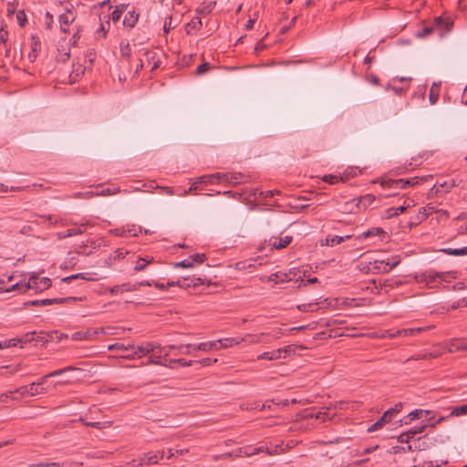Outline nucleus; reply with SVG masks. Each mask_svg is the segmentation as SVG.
<instances>
[{"label": "nucleus", "instance_id": "nucleus-1", "mask_svg": "<svg viewBox=\"0 0 467 467\" xmlns=\"http://www.w3.org/2000/svg\"><path fill=\"white\" fill-rule=\"evenodd\" d=\"M177 349L178 354H182V351H184V348H181V346L175 347L172 345L161 347L160 345H155V352L151 353L150 358L152 363L161 364L164 366H169L171 368H174L175 365H181L182 367L190 366L192 361H186L183 358L178 359H171L169 358L170 350Z\"/></svg>", "mask_w": 467, "mask_h": 467}, {"label": "nucleus", "instance_id": "nucleus-2", "mask_svg": "<svg viewBox=\"0 0 467 467\" xmlns=\"http://www.w3.org/2000/svg\"><path fill=\"white\" fill-rule=\"evenodd\" d=\"M109 350H118L119 358H131L137 356L141 358L147 354L155 352V344L151 342L145 343L138 348L133 345H125L123 343H116L109 346Z\"/></svg>", "mask_w": 467, "mask_h": 467}, {"label": "nucleus", "instance_id": "nucleus-3", "mask_svg": "<svg viewBox=\"0 0 467 467\" xmlns=\"http://www.w3.org/2000/svg\"><path fill=\"white\" fill-rule=\"evenodd\" d=\"M450 275V272H438L434 269H428L416 274L415 280L419 284H422L430 288H434L443 282H448Z\"/></svg>", "mask_w": 467, "mask_h": 467}, {"label": "nucleus", "instance_id": "nucleus-4", "mask_svg": "<svg viewBox=\"0 0 467 467\" xmlns=\"http://www.w3.org/2000/svg\"><path fill=\"white\" fill-rule=\"evenodd\" d=\"M45 381H32L30 384L20 386L9 392V397L12 400H18L20 398L32 397L42 393Z\"/></svg>", "mask_w": 467, "mask_h": 467}, {"label": "nucleus", "instance_id": "nucleus-5", "mask_svg": "<svg viewBox=\"0 0 467 467\" xmlns=\"http://www.w3.org/2000/svg\"><path fill=\"white\" fill-rule=\"evenodd\" d=\"M50 286L51 280L48 277L39 278L36 274H33L28 281L21 287L22 293H26L28 290H34L36 293H39L47 290Z\"/></svg>", "mask_w": 467, "mask_h": 467}, {"label": "nucleus", "instance_id": "nucleus-6", "mask_svg": "<svg viewBox=\"0 0 467 467\" xmlns=\"http://www.w3.org/2000/svg\"><path fill=\"white\" fill-rule=\"evenodd\" d=\"M144 59H140V67H149L150 70L157 69L161 63V57H163V54L159 49H152V50H145L144 53Z\"/></svg>", "mask_w": 467, "mask_h": 467}, {"label": "nucleus", "instance_id": "nucleus-7", "mask_svg": "<svg viewBox=\"0 0 467 467\" xmlns=\"http://www.w3.org/2000/svg\"><path fill=\"white\" fill-rule=\"evenodd\" d=\"M71 372L72 378L76 379H83L86 378L92 377V375L89 373L88 370H86L84 368H75V367H67L64 368L56 369L47 375H46V378H52V377H58L63 376L64 374Z\"/></svg>", "mask_w": 467, "mask_h": 467}, {"label": "nucleus", "instance_id": "nucleus-8", "mask_svg": "<svg viewBox=\"0 0 467 467\" xmlns=\"http://www.w3.org/2000/svg\"><path fill=\"white\" fill-rule=\"evenodd\" d=\"M401 403L396 404L394 407L389 409L384 412V414L374 423L372 424L368 429V432H372L375 431H378L381 429L385 424L389 422L391 419L400 411L401 409Z\"/></svg>", "mask_w": 467, "mask_h": 467}, {"label": "nucleus", "instance_id": "nucleus-9", "mask_svg": "<svg viewBox=\"0 0 467 467\" xmlns=\"http://www.w3.org/2000/svg\"><path fill=\"white\" fill-rule=\"evenodd\" d=\"M400 263V256H393L387 260H375L372 265V269L379 273H389Z\"/></svg>", "mask_w": 467, "mask_h": 467}, {"label": "nucleus", "instance_id": "nucleus-10", "mask_svg": "<svg viewBox=\"0 0 467 467\" xmlns=\"http://www.w3.org/2000/svg\"><path fill=\"white\" fill-rule=\"evenodd\" d=\"M293 237L291 235H285V236H272L269 238L268 241H265V244L270 248V250L273 249H283L286 247L290 243L292 242Z\"/></svg>", "mask_w": 467, "mask_h": 467}, {"label": "nucleus", "instance_id": "nucleus-11", "mask_svg": "<svg viewBox=\"0 0 467 467\" xmlns=\"http://www.w3.org/2000/svg\"><path fill=\"white\" fill-rule=\"evenodd\" d=\"M433 23L435 30H438L441 36L450 32L453 26V20L450 16H437Z\"/></svg>", "mask_w": 467, "mask_h": 467}, {"label": "nucleus", "instance_id": "nucleus-12", "mask_svg": "<svg viewBox=\"0 0 467 467\" xmlns=\"http://www.w3.org/2000/svg\"><path fill=\"white\" fill-rule=\"evenodd\" d=\"M244 175L236 172H217V182L235 185L242 182Z\"/></svg>", "mask_w": 467, "mask_h": 467}, {"label": "nucleus", "instance_id": "nucleus-13", "mask_svg": "<svg viewBox=\"0 0 467 467\" xmlns=\"http://www.w3.org/2000/svg\"><path fill=\"white\" fill-rule=\"evenodd\" d=\"M164 457V451H150L140 457L139 465H152L158 463Z\"/></svg>", "mask_w": 467, "mask_h": 467}, {"label": "nucleus", "instance_id": "nucleus-14", "mask_svg": "<svg viewBox=\"0 0 467 467\" xmlns=\"http://www.w3.org/2000/svg\"><path fill=\"white\" fill-rule=\"evenodd\" d=\"M446 350L445 346L439 345L433 348V349L430 351H423L422 353H420L416 355L415 357H412L411 358L408 359V361L410 360H416V359H427V358H436L442 355L444 351Z\"/></svg>", "mask_w": 467, "mask_h": 467}, {"label": "nucleus", "instance_id": "nucleus-15", "mask_svg": "<svg viewBox=\"0 0 467 467\" xmlns=\"http://www.w3.org/2000/svg\"><path fill=\"white\" fill-rule=\"evenodd\" d=\"M206 256L204 254H195L189 256L187 259H184L179 262L176 266L182 268H192L195 265H200L204 262Z\"/></svg>", "mask_w": 467, "mask_h": 467}, {"label": "nucleus", "instance_id": "nucleus-16", "mask_svg": "<svg viewBox=\"0 0 467 467\" xmlns=\"http://www.w3.org/2000/svg\"><path fill=\"white\" fill-rule=\"evenodd\" d=\"M294 271L290 270L289 272H276L270 275L267 277L268 282H273L274 284H281L292 281L295 276Z\"/></svg>", "mask_w": 467, "mask_h": 467}, {"label": "nucleus", "instance_id": "nucleus-17", "mask_svg": "<svg viewBox=\"0 0 467 467\" xmlns=\"http://www.w3.org/2000/svg\"><path fill=\"white\" fill-rule=\"evenodd\" d=\"M75 15L70 11L67 10L65 13L59 16L60 29L64 33L69 32V25L75 20Z\"/></svg>", "mask_w": 467, "mask_h": 467}, {"label": "nucleus", "instance_id": "nucleus-18", "mask_svg": "<svg viewBox=\"0 0 467 467\" xmlns=\"http://www.w3.org/2000/svg\"><path fill=\"white\" fill-rule=\"evenodd\" d=\"M30 40H31V43H30L31 50L27 55V58L31 63H33L36 61V59L38 56V53L41 49V43H40L39 38L36 36H32Z\"/></svg>", "mask_w": 467, "mask_h": 467}, {"label": "nucleus", "instance_id": "nucleus-19", "mask_svg": "<svg viewBox=\"0 0 467 467\" xmlns=\"http://www.w3.org/2000/svg\"><path fill=\"white\" fill-rule=\"evenodd\" d=\"M32 340H33V337H30L28 334L26 335L24 337L5 339L4 341H0V349L16 347L19 343H27Z\"/></svg>", "mask_w": 467, "mask_h": 467}, {"label": "nucleus", "instance_id": "nucleus-20", "mask_svg": "<svg viewBox=\"0 0 467 467\" xmlns=\"http://www.w3.org/2000/svg\"><path fill=\"white\" fill-rule=\"evenodd\" d=\"M426 428V425H423L420 428H413V429H410L408 431L406 432H403L401 433L399 437H398V441L400 442V443H409L410 441L414 438L415 435L422 432L424 431V429Z\"/></svg>", "mask_w": 467, "mask_h": 467}, {"label": "nucleus", "instance_id": "nucleus-21", "mask_svg": "<svg viewBox=\"0 0 467 467\" xmlns=\"http://www.w3.org/2000/svg\"><path fill=\"white\" fill-rule=\"evenodd\" d=\"M87 225H88L87 223H80L74 228L67 229L65 233L57 234V237H58V239H63V238L81 234L85 232Z\"/></svg>", "mask_w": 467, "mask_h": 467}, {"label": "nucleus", "instance_id": "nucleus-22", "mask_svg": "<svg viewBox=\"0 0 467 467\" xmlns=\"http://www.w3.org/2000/svg\"><path fill=\"white\" fill-rule=\"evenodd\" d=\"M428 177H413L410 179H400V189H406L410 186L417 185L424 181H427Z\"/></svg>", "mask_w": 467, "mask_h": 467}, {"label": "nucleus", "instance_id": "nucleus-23", "mask_svg": "<svg viewBox=\"0 0 467 467\" xmlns=\"http://www.w3.org/2000/svg\"><path fill=\"white\" fill-rule=\"evenodd\" d=\"M445 348L450 353L465 350V342L459 339H452L445 345Z\"/></svg>", "mask_w": 467, "mask_h": 467}, {"label": "nucleus", "instance_id": "nucleus-24", "mask_svg": "<svg viewBox=\"0 0 467 467\" xmlns=\"http://www.w3.org/2000/svg\"><path fill=\"white\" fill-rule=\"evenodd\" d=\"M349 238H350L349 235H345V236H338V235L328 236L324 241L323 240L321 241V245L322 246H324V245L334 246L336 244H341L342 242H344L345 240L349 239Z\"/></svg>", "mask_w": 467, "mask_h": 467}, {"label": "nucleus", "instance_id": "nucleus-25", "mask_svg": "<svg viewBox=\"0 0 467 467\" xmlns=\"http://www.w3.org/2000/svg\"><path fill=\"white\" fill-rule=\"evenodd\" d=\"M215 5V1L205 0L200 5V6L197 7L196 12L202 15L210 14L213 10Z\"/></svg>", "mask_w": 467, "mask_h": 467}, {"label": "nucleus", "instance_id": "nucleus-26", "mask_svg": "<svg viewBox=\"0 0 467 467\" xmlns=\"http://www.w3.org/2000/svg\"><path fill=\"white\" fill-rule=\"evenodd\" d=\"M244 340V338H242V337H231V338L218 339L219 344H220V347H218V350L222 349V348H231L234 345H238Z\"/></svg>", "mask_w": 467, "mask_h": 467}, {"label": "nucleus", "instance_id": "nucleus-27", "mask_svg": "<svg viewBox=\"0 0 467 467\" xmlns=\"http://www.w3.org/2000/svg\"><path fill=\"white\" fill-rule=\"evenodd\" d=\"M218 347H220L219 341H209V342H202L198 345H196V348L201 351L208 352L211 350H218Z\"/></svg>", "mask_w": 467, "mask_h": 467}, {"label": "nucleus", "instance_id": "nucleus-28", "mask_svg": "<svg viewBox=\"0 0 467 467\" xmlns=\"http://www.w3.org/2000/svg\"><path fill=\"white\" fill-rule=\"evenodd\" d=\"M258 358L265 359V360H277L282 359L281 351L279 348L274 349L271 351L264 352L262 355L258 357Z\"/></svg>", "mask_w": 467, "mask_h": 467}, {"label": "nucleus", "instance_id": "nucleus-29", "mask_svg": "<svg viewBox=\"0 0 467 467\" xmlns=\"http://www.w3.org/2000/svg\"><path fill=\"white\" fill-rule=\"evenodd\" d=\"M302 348H303V347L298 346V345H288L284 348H280L279 349L281 351L282 358H286L290 357L291 355L295 354L296 352V350L302 349Z\"/></svg>", "mask_w": 467, "mask_h": 467}, {"label": "nucleus", "instance_id": "nucleus-30", "mask_svg": "<svg viewBox=\"0 0 467 467\" xmlns=\"http://www.w3.org/2000/svg\"><path fill=\"white\" fill-rule=\"evenodd\" d=\"M138 21V16L134 12H128L123 19V26L129 28H132Z\"/></svg>", "mask_w": 467, "mask_h": 467}, {"label": "nucleus", "instance_id": "nucleus-31", "mask_svg": "<svg viewBox=\"0 0 467 467\" xmlns=\"http://www.w3.org/2000/svg\"><path fill=\"white\" fill-rule=\"evenodd\" d=\"M152 262V257H140L135 263L134 271L140 272L143 271L146 266Z\"/></svg>", "mask_w": 467, "mask_h": 467}, {"label": "nucleus", "instance_id": "nucleus-32", "mask_svg": "<svg viewBox=\"0 0 467 467\" xmlns=\"http://www.w3.org/2000/svg\"><path fill=\"white\" fill-rule=\"evenodd\" d=\"M384 234V231L382 228L375 227L370 230H368L364 233H362L360 235L358 236V240L366 239L372 236L381 235Z\"/></svg>", "mask_w": 467, "mask_h": 467}, {"label": "nucleus", "instance_id": "nucleus-33", "mask_svg": "<svg viewBox=\"0 0 467 467\" xmlns=\"http://www.w3.org/2000/svg\"><path fill=\"white\" fill-rule=\"evenodd\" d=\"M79 420L82 421L86 426L96 428V429H99V430L104 429V428H109L112 424L111 421H104V422L89 421V422H85L82 418H80Z\"/></svg>", "mask_w": 467, "mask_h": 467}, {"label": "nucleus", "instance_id": "nucleus-34", "mask_svg": "<svg viewBox=\"0 0 467 467\" xmlns=\"http://www.w3.org/2000/svg\"><path fill=\"white\" fill-rule=\"evenodd\" d=\"M446 254L454 255V256H462L467 254V246L462 248H446L442 250Z\"/></svg>", "mask_w": 467, "mask_h": 467}, {"label": "nucleus", "instance_id": "nucleus-35", "mask_svg": "<svg viewBox=\"0 0 467 467\" xmlns=\"http://www.w3.org/2000/svg\"><path fill=\"white\" fill-rule=\"evenodd\" d=\"M119 192H120V189L118 188V187H115V188H106V189H103L100 192H96V193H94L93 192H87V195L88 196H93L94 194H96V195L106 196V195L117 194Z\"/></svg>", "mask_w": 467, "mask_h": 467}, {"label": "nucleus", "instance_id": "nucleus-36", "mask_svg": "<svg viewBox=\"0 0 467 467\" xmlns=\"http://www.w3.org/2000/svg\"><path fill=\"white\" fill-rule=\"evenodd\" d=\"M202 26V20L200 17H193L191 22L186 25L187 34L191 33V30L199 29Z\"/></svg>", "mask_w": 467, "mask_h": 467}, {"label": "nucleus", "instance_id": "nucleus-37", "mask_svg": "<svg viewBox=\"0 0 467 467\" xmlns=\"http://www.w3.org/2000/svg\"><path fill=\"white\" fill-rule=\"evenodd\" d=\"M400 179L394 180V179H386L382 180L380 184L383 188H389V189H400Z\"/></svg>", "mask_w": 467, "mask_h": 467}, {"label": "nucleus", "instance_id": "nucleus-38", "mask_svg": "<svg viewBox=\"0 0 467 467\" xmlns=\"http://www.w3.org/2000/svg\"><path fill=\"white\" fill-rule=\"evenodd\" d=\"M85 297H57V298H52L50 301H52V304H62V303H72L77 301H82Z\"/></svg>", "mask_w": 467, "mask_h": 467}, {"label": "nucleus", "instance_id": "nucleus-39", "mask_svg": "<svg viewBox=\"0 0 467 467\" xmlns=\"http://www.w3.org/2000/svg\"><path fill=\"white\" fill-rule=\"evenodd\" d=\"M425 413L426 415L430 414V410H414L411 412L409 413L408 418L410 419L409 421L405 420V424L410 423L411 420L418 419L421 414Z\"/></svg>", "mask_w": 467, "mask_h": 467}, {"label": "nucleus", "instance_id": "nucleus-40", "mask_svg": "<svg viewBox=\"0 0 467 467\" xmlns=\"http://www.w3.org/2000/svg\"><path fill=\"white\" fill-rule=\"evenodd\" d=\"M109 21H106L105 24L100 23V26H99V29L96 31L97 37L105 38L106 35H107V32L109 30Z\"/></svg>", "mask_w": 467, "mask_h": 467}, {"label": "nucleus", "instance_id": "nucleus-41", "mask_svg": "<svg viewBox=\"0 0 467 467\" xmlns=\"http://www.w3.org/2000/svg\"><path fill=\"white\" fill-rule=\"evenodd\" d=\"M201 183H217V173L203 175L198 178Z\"/></svg>", "mask_w": 467, "mask_h": 467}, {"label": "nucleus", "instance_id": "nucleus-42", "mask_svg": "<svg viewBox=\"0 0 467 467\" xmlns=\"http://www.w3.org/2000/svg\"><path fill=\"white\" fill-rule=\"evenodd\" d=\"M434 30H435V28H434V23H433L431 26H424L420 31H418L416 36L418 37H426V36H430Z\"/></svg>", "mask_w": 467, "mask_h": 467}, {"label": "nucleus", "instance_id": "nucleus-43", "mask_svg": "<svg viewBox=\"0 0 467 467\" xmlns=\"http://www.w3.org/2000/svg\"><path fill=\"white\" fill-rule=\"evenodd\" d=\"M317 303L302 304L297 306V309L302 312H313L317 307Z\"/></svg>", "mask_w": 467, "mask_h": 467}, {"label": "nucleus", "instance_id": "nucleus-44", "mask_svg": "<svg viewBox=\"0 0 467 467\" xmlns=\"http://www.w3.org/2000/svg\"><path fill=\"white\" fill-rule=\"evenodd\" d=\"M120 55L122 57H130L131 56V47L129 43H120Z\"/></svg>", "mask_w": 467, "mask_h": 467}, {"label": "nucleus", "instance_id": "nucleus-45", "mask_svg": "<svg viewBox=\"0 0 467 467\" xmlns=\"http://www.w3.org/2000/svg\"><path fill=\"white\" fill-rule=\"evenodd\" d=\"M465 414H467V406L465 404L453 408L451 412V416H462Z\"/></svg>", "mask_w": 467, "mask_h": 467}, {"label": "nucleus", "instance_id": "nucleus-46", "mask_svg": "<svg viewBox=\"0 0 467 467\" xmlns=\"http://www.w3.org/2000/svg\"><path fill=\"white\" fill-rule=\"evenodd\" d=\"M131 288L129 287V285H115L109 289V293L112 295L122 293L123 291H130Z\"/></svg>", "mask_w": 467, "mask_h": 467}, {"label": "nucleus", "instance_id": "nucleus-47", "mask_svg": "<svg viewBox=\"0 0 467 467\" xmlns=\"http://www.w3.org/2000/svg\"><path fill=\"white\" fill-rule=\"evenodd\" d=\"M212 68L211 65L207 62L202 63L196 68V75L201 76L204 73H206L208 70Z\"/></svg>", "mask_w": 467, "mask_h": 467}, {"label": "nucleus", "instance_id": "nucleus-48", "mask_svg": "<svg viewBox=\"0 0 467 467\" xmlns=\"http://www.w3.org/2000/svg\"><path fill=\"white\" fill-rule=\"evenodd\" d=\"M126 229V234L127 236H137L139 233L140 232V227H136L135 225H128Z\"/></svg>", "mask_w": 467, "mask_h": 467}, {"label": "nucleus", "instance_id": "nucleus-49", "mask_svg": "<svg viewBox=\"0 0 467 467\" xmlns=\"http://www.w3.org/2000/svg\"><path fill=\"white\" fill-rule=\"evenodd\" d=\"M375 201V196L372 194H366L360 199V203H362L363 206H368L373 203Z\"/></svg>", "mask_w": 467, "mask_h": 467}, {"label": "nucleus", "instance_id": "nucleus-50", "mask_svg": "<svg viewBox=\"0 0 467 467\" xmlns=\"http://www.w3.org/2000/svg\"><path fill=\"white\" fill-rule=\"evenodd\" d=\"M400 329L386 330L383 333L382 337L394 338V337H400Z\"/></svg>", "mask_w": 467, "mask_h": 467}, {"label": "nucleus", "instance_id": "nucleus-51", "mask_svg": "<svg viewBox=\"0 0 467 467\" xmlns=\"http://www.w3.org/2000/svg\"><path fill=\"white\" fill-rule=\"evenodd\" d=\"M30 306H49L52 305V301L50 299H42V300H33L27 303Z\"/></svg>", "mask_w": 467, "mask_h": 467}, {"label": "nucleus", "instance_id": "nucleus-52", "mask_svg": "<svg viewBox=\"0 0 467 467\" xmlns=\"http://www.w3.org/2000/svg\"><path fill=\"white\" fill-rule=\"evenodd\" d=\"M123 10L119 8V7H116V9L111 13L110 15V18L111 20L114 22V23H117L119 19H120V16H121V14H122Z\"/></svg>", "mask_w": 467, "mask_h": 467}, {"label": "nucleus", "instance_id": "nucleus-53", "mask_svg": "<svg viewBox=\"0 0 467 467\" xmlns=\"http://www.w3.org/2000/svg\"><path fill=\"white\" fill-rule=\"evenodd\" d=\"M181 348H184V351H182V354H187V355H190V354H192L193 351L198 350V349L196 348V346H193V345H191V344H187V345H181Z\"/></svg>", "mask_w": 467, "mask_h": 467}, {"label": "nucleus", "instance_id": "nucleus-54", "mask_svg": "<svg viewBox=\"0 0 467 467\" xmlns=\"http://www.w3.org/2000/svg\"><path fill=\"white\" fill-rule=\"evenodd\" d=\"M434 212V208L431 206H428L422 209V212H420V219H425L428 215L431 214Z\"/></svg>", "mask_w": 467, "mask_h": 467}, {"label": "nucleus", "instance_id": "nucleus-55", "mask_svg": "<svg viewBox=\"0 0 467 467\" xmlns=\"http://www.w3.org/2000/svg\"><path fill=\"white\" fill-rule=\"evenodd\" d=\"M455 181L454 180H451L449 182H444V183H441L440 185L441 188H444V192H449L451 189H452L453 187H455Z\"/></svg>", "mask_w": 467, "mask_h": 467}, {"label": "nucleus", "instance_id": "nucleus-56", "mask_svg": "<svg viewBox=\"0 0 467 467\" xmlns=\"http://www.w3.org/2000/svg\"><path fill=\"white\" fill-rule=\"evenodd\" d=\"M195 362L201 364L202 366H210V365L217 362V359L216 358H202V359H201L199 361H195Z\"/></svg>", "mask_w": 467, "mask_h": 467}, {"label": "nucleus", "instance_id": "nucleus-57", "mask_svg": "<svg viewBox=\"0 0 467 467\" xmlns=\"http://www.w3.org/2000/svg\"><path fill=\"white\" fill-rule=\"evenodd\" d=\"M172 18L171 16H169L165 19L164 25H163V30L165 33H169L171 28H172Z\"/></svg>", "mask_w": 467, "mask_h": 467}, {"label": "nucleus", "instance_id": "nucleus-58", "mask_svg": "<svg viewBox=\"0 0 467 467\" xmlns=\"http://www.w3.org/2000/svg\"><path fill=\"white\" fill-rule=\"evenodd\" d=\"M16 19L20 26H24L26 23V15L24 12H18L16 14Z\"/></svg>", "mask_w": 467, "mask_h": 467}, {"label": "nucleus", "instance_id": "nucleus-59", "mask_svg": "<svg viewBox=\"0 0 467 467\" xmlns=\"http://www.w3.org/2000/svg\"><path fill=\"white\" fill-rule=\"evenodd\" d=\"M8 37V32L4 28H0V42L5 44Z\"/></svg>", "mask_w": 467, "mask_h": 467}, {"label": "nucleus", "instance_id": "nucleus-60", "mask_svg": "<svg viewBox=\"0 0 467 467\" xmlns=\"http://www.w3.org/2000/svg\"><path fill=\"white\" fill-rule=\"evenodd\" d=\"M317 277H313V278H309V279H306V280H304V279H301L300 280V283L298 284V287L304 285H307L309 284H314V283H317Z\"/></svg>", "mask_w": 467, "mask_h": 467}, {"label": "nucleus", "instance_id": "nucleus-61", "mask_svg": "<svg viewBox=\"0 0 467 467\" xmlns=\"http://www.w3.org/2000/svg\"><path fill=\"white\" fill-rule=\"evenodd\" d=\"M261 336L264 337L265 333H261V334H247V337L251 338V340H250L251 343L259 342Z\"/></svg>", "mask_w": 467, "mask_h": 467}, {"label": "nucleus", "instance_id": "nucleus-62", "mask_svg": "<svg viewBox=\"0 0 467 467\" xmlns=\"http://www.w3.org/2000/svg\"><path fill=\"white\" fill-rule=\"evenodd\" d=\"M323 180L330 184H334L338 182V179L335 175H325Z\"/></svg>", "mask_w": 467, "mask_h": 467}, {"label": "nucleus", "instance_id": "nucleus-63", "mask_svg": "<svg viewBox=\"0 0 467 467\" xmlns=\"http://www.w3.org/2000/svg\"><path fill=\"white\" fill-rule=\"evenodd\" d=\"M386 215L388 218H392L399 215V212H397L396 207H391L387 209Z\"/></svg>", "mask_w": 467, "mask_h": 467}, {"label": "nucleus", "instance_id": "nucleus-64", "mask_svg": "<svg viewBox=\"0 0 467 467\" xmlns=\"http://www.w3.org/2000/svg\"><path fill=\"white\" fill-rule=\"evenodd\" d=\"M413 335H415L414 329H410V328L400 329V337H410Z\"/></svg>", "mask_w": 467, "mask_h": 467}]
</instances>
